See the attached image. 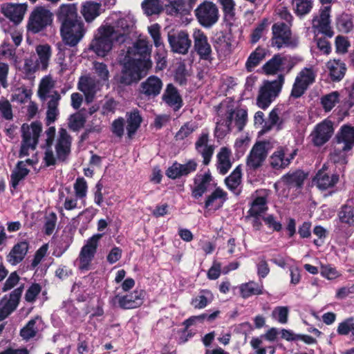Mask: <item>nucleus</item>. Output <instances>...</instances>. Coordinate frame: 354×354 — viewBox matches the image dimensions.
Segmentation results:
<instances>
[{"mask_svg": "<svg viewBox=\"0 0 354 354\" xmlns=\"http://www.w3.org/2000/svg\"><path fill=\"white\" fill-rule=\"evenodd\" d=\"M120 73L114 77V80L120 86H128L138 83L144 78L151 68L152 62L150 59L126 55L120 62Z\"/></svg>", "mask_w": 354, "mask_h": 354, "instance_id": "obj_1", "label": "nucleus"}, {"mask_svg": "<svg viewBox=\"0 0 354 354\" xmlns=\"http://www.w3.org/2000/svg\"><path fill=\"white\" fill-rule=\"evenodd\" d=\"M333 151L330 153L334 163L346 165L348 153L354 147V127L342 125L333 139Z\"/></svg>", "mask_w": 354, "mask_h": 354, "instance_id": "obj_2", "label": "nucleus"}, {"mask_svg": "<svg viewBox=\"0 0 354 354\" xmlns=\"http://www.w3.org/2000/svg\"><path fill=\"white\" fill-rule=\"evenodd\" d=\"M115 28L112 26H101L89 45V49L98 56L104 57L112 49L113 39L117 37Z\"/></svg>", "mask_w": 354, "mask_h": 354, "instance_id": "obj_3", "label": "nucleus"}, {"mask_svg": "<svg viewBox=\"0 0 354 354\" xmlns=\"http://www.w3.org/2000/svg\"><path fill=\"white\" fill-rule=\"evenodd\" d=\"M284 80V75L279 74L276 80L264 82L257 98V104L259 108L264 110L268 108L281 92Z\"/></svg>", "mask_w": 354, "mask_h": 354, "instance_id": "obj_4", "label": "nucleus"}, {"mask_svg": "<svg viewBox=\"0 0 354 354\" xmlns=\"http://www.w3.org/2000/svg\"><path fill=\"white\" fill-rule=\"evenodd\" d=\"M86 30L81 17L60 26V34L63 41L70 47L77 46L84 37Z\"/></svg>", "mask_w": 354, "mask_h": 354, "instance_id": "obj_5", "label": "nucleus"}, {"mask_svg": "<svg viewBox=\"0 0 354 354\" xmlns=\"http://www.w3.org/2000/svg\"><path fill=\"white\" fill-rule=\"evenodd\" d=\"M103 234H95L87 239L86 243L82 247L79 257V268L81 270H88L91 264L97 253L99 242Z\"/></svg>", "mask_w": 354, "mask_h": 354, "instance_id": "obj_6", "label": "nucleus"}, {"mask_svg": "<svg viewBox=\"0 0 354 354\" xmlns=\"http://www.w3.org/2000/svg\"><path fill=\"white\" fill-rule=\"evenodd\" d=\"M52 22V12L44 7L37 6L30 14L27 28L29 31L36 34L50 26Z\"/></svg>", "mask_w": 354, "mask_h": 354, "instance_id": "obj_7", "label": "nucleus"}, {"mask_svg": "<svg viewBox=\"0 0 354 354\" xmlns=\"http://www.w3.org/2000/svg\"><path fill=\"white\" fill-rule=\"evenodd\" d=\"M271 46L278 49L292 45L290 26L284 22L274 23L272 26Z\"/></svg>", "mask_w": 354, "mask_h": 354, "instance_id": "obj_8", "label": "nucleus"}, {"mask_svg": "<svg viewBox=\"0 0 354 354\" xmlns=\"http://www.w3.org/2000/svg\"><path fill=\"white\" fill-rule=\"evenodd\" d=\"M168 42L172 52L186 55L192 46V40L186 30L172 29L167 35Z\"/></svg>", "mask_w": 354, "mask_h": 354, "instance_id": "obj_9", "label": "nucleus"}, {"mask_svg": "<svg viewBox=\"0 0 354 354\" xmlns=\"http://www.w3.org/2000/svg\"><path fill=\"white\" fill-rule=\"evenodd\" d=\"M195 15L200 24L206 28L211 27L218 19V8L211 1L201 3L195 10Z\"/></svg>", "mask_w": 354, "mask_h": 354, "instance_id": "obj_10", "label": "nucleus"}, {"mask_svg": "<svg viewBox=\"0 0 354 354\" xmlns=\"http://www.w3.org/2000/svg\"><path fill=\"white\" fill-rule=\"evenodd\" d=\"M334 133L333 123L330 120H324L315 127L310 133L314 146L322 147L329 141Z\"/></svg>", "mask_w": 354, "mask_h": 354, "instance_id": "obj_11", "label": "nucleus"}, {"mask_svg": "<svg viewBox=\"0 0 354 354\" xmlns=\"http://www.w3.org/2000/svg\"><path fill=\"white\" fill-rule=\"evenodd\" d=\"M193 39L194 49L199 56L200 59L212 63L214 59L212 50L205 32L200 29H195L193 32Z\"/></svg>", "mask_w": 354, "mask_h": 354, "instance_id": "obj_12", "label": "nucleus"}, {"mask_svg": "<svg viewBox=\"0 0 354 354\" xmlns=\"http://www.w3.org/2000/svg\"><path fill=\"white\" fill-rule=\"evenodd\" d=\"M297 149H290L287 147H279L271 155L270 164L274 169H281L288 167L297 154Z\"/></svg>", "mask_w": 354, "mask_h": 354, "instance_id": "obj_13", "label": "nucleus"}, {"mask_svg": "<svg viewBox=\"0 0 354 354\" xmlns=\"http://www.w3.org/2000/svg\"><path fill=\"white\" fill-rule=\"evenodd\" d=\"M145 292L136 290L123 296L115 295L111 300L113 305L116 303L118 306L124 310L133 309L140 307L144 302Z\"/></svg>", "mask_w": 354, "mask_h": 354, "instance_id": "obj_14", "label": "nucleus"}, {"mask_svg": "<svg viewBox=\"0 0 354 354\" xmlns=\"http://www.w3.org/2000/svg\"><path fill=\"white\" fill-rule=\"evenodd\" d=\"M198 163L194 159H190L185 164L174 161V162L166 169L165 175L171 180L179 179L196 171Z\"/></svg>", "mask_w": 354, "mask_h": 354, "instance_id": "obj_15", "label": "nucleus"}, {"mask_svg": "<svg viewBox=\"0 0 354 354\" xmlns=\"http://www.w3.org/2000/svg\"><path fill=\"white\" fill-rule=\"evenodd\" d=\"M268 151L264 142H257L247 157L246 165L250 169L257 170L261 167L267 157Z\"/></svg>", "mask_w": 354, "mask_h": 354, "instance_id": "obj_16", "label": "nucleus"}, {"mask_svg": "<svg viewBox=\"0 0 354 354\" xmlns=\"http://www.w3.org/2000/svg\"><path fill=\"white\" fill-rule=\"evenodd\" d=\"M330 10L331 7L330 6H325L323 9L320 10L319 17H315L313 20V27L318 32L330 38L334 35V32L330 26Z\"/></svg>", "mask_w": 354, "mask_h": 354, "instance_id": "obj_17", "label": "nucleus"}, {"mask_svg": "<svg viewBox=\"0 0 354 354\" xmlns=\"http://www.w3.org/2000/svg\"><path fill=\"white\" fill-rule=\"evenodd\" d=\"M208 141L209 132L207 130H203L195 143V148L201 154L205 165L209 164L214 153V146L208 145Z\"/></svg>", "mask_w": 354, "mask_h": 354, "instance_id": "obj_18", "label": "nucleus"}, {"mask_svg": "<svg viewBox=\"0 0 354 354\" xmlns=\"http://www.w3.org/2000/svg\"><path fill=\"white\" fill-rule=\"evenodd\" d=\"M162 87V80L157 76L151 75L140 84L139 92L146 97H155L160 93Z\"/></svg>", "mask_w": 354, "mask_h": 354, "instance_id": "obj_19", "label": "nucleus"}, {"mask_svg": "<svg viewBox=\"0 0 354 354\" xmlns=\"http://www.w3.org/2000/svg\"><path fill=\"white\" fill-rule=\"evenodd\" d=\"M56 16L57 21L60 23L61 26H64L80 17L77 13L76 3L62 4L56 12Z\"/></svg>", "mask_w": 354, "mask_h": 354, "instance_id": "obj_20", "label": "nucleus"}, {"mask_svg": "<svg viewBox=\"0 0 354 354\" xmlns=\"http://www.w3.org/2000/svg\"><path fill=\"white\" fill-rule=\"evenodd\" d=\"M212 181V176L208 170L203 174H197L194 179V187L192 189V196L199 199L207 191L208 186Z\"/></svg>", "mask_w": 354, "mask_h": 354, "instance_id": "obj_21", "label": "nucleus"}, {"mask_svg": "<svg viewBox=\"0 0 354 354\" xmlns=\"http://www.w3.org/2000/svg\"><path fill=\"white\" fill-rule=\"evenodd\" d=\"M308 176V173L302 169H297L294 171H289L284 174L281 177V180L289 188L301 189Z\"/></svg>", "mask_w": 354, "mask_h": 354, "instance_id": "obj_22", "label": "nucleus"}, {"mask_svg": "<svg viewBox=\"0 0 354 354\" xmlns=\"http://www.w3.org/2000/svg\"><path fill=\"white\" fill-rule=\"evenodd\" d=\"M29 250V243L22 241L15 244L6 256L7 261L12 266H16L21 263L26 256Z\"/></svg>", "mask_w": 354, "mask_h": 354, "instance_id": "obj_23", "label": "nucleus"}, {"mask_svg": "<svg viewBox=\"0 0 354 354\" xmlns=\"http://www.w3.org/2000/svg\"><path fill=\"white\" fill-rule=\"evenodd\" d=\"M162 100L174 111H178L183 106V101L178 89L172 84H168L162 96Z\"/></svg>", "mask_w": 354, "mask_h": 354, "instance_id": "obj_24", "label": "nucleus"}, {"mask_svg": "<svg viewBox=\"0 0 354 354\" xmlns=\"http://www.w3.org/2000/svg\"><path fill=\"white\" fill-rule=\"evenodd\" d=\"M198 0H178L167 6V14L171 16H185L190 13Z\"/></svg>", "mask_w": 354, "mask_h": 354, "instance_id": "obj_25", "label": "nucleus"}, {"mask_svg": "<svg viewBox=\"0 0 354 354\" xmlns=\"http://www.w3.org/2000/svg\"><path fill=\"white\" fill-rule=\"evenodd\" d=\"M26 9V6L25 4L15 5L9 3L6 6H2L1 12L10 21L18 23L22 20Z\"/></svg>", "mask_w": 354, "mask_h": 354, "instance_id": "obj_26", "label": "nucleus"}, {"mask_svg": "<svg viewBox=\"0 0 354 354\" xmlns=\"http://www.w3.org/2000/svg\"><path fill=\"white\" fill-rule=\"evenodd\" d=\"M101 3L93 1L82 3L80 12L87 23H91L101 14Z\"/></svg>", "mask_w": 354, "mask_h": 354, "instance_id": "obj_27", "label": "nucleus"}, {"mask_svg": "<svg viewBox=\"0 0 354 354\" xmlns=\"http://www.w3.org/2000/svg\"><path fill=\"white\" fill-rule=\"evenodd\" d=\"M22 131V141L21 144L20 150L19 151V158H22L24 156L29 155V149L35 150L37 148V144H35V141L32 140L31 133L29 126L24 124L21 127Z\"/></svg>", "mask_w": 354, "mask_h": 354, "instance_id": "obj_28", "label": "nucleus"}, {"mask_svg": "<svg viewBox=\"0 0 354 354\" xmlns=\"http://www.w3.org/2000/svg\"><path fill=\"white\" fill-rule=\"evenodd\" d=\"M317 186L320 190H326L333 187L339 181V176L337 174L329 175L321 169L316 174Z\"/></svg>", "mask_w": 354, "mask_h": 354, "instance_id": "obj_29", "label": "nucleus"}, {"mask_svg": "<svg viewBox=\"0 0 354 354\" xmlns=\"http://www.w3.org/2000/svg\"><path fill=\"white\" fill-rule=\"evenodd\" d=\"M127 131L129 138H131L140 128L142 122V118L140 111L136 109L130 112L126 113Z\"/></svg>", "mask_w": 354, "mask_h": 354, "instance_id": "obj_30", "label": "nucleus"}, {"mask_svg": "<svg viewBox=\"0 0 354 354\" xmlns=\"http://www.w3.org/2000/svg\"><path fill=\"white\" fill-rule=\"evenodd\" d=\"M329 75L332 81L339 82L343 79L346 71L345 63L341 59L330 60L327 63Z\"/></svg>", "mask_w": 354, "mask_h": 354, "instance_id": "obj_31", "label": "nucleus"}, {"mask_svg": "<svg viewBox=\"0 0 354 354\" xmlns=\"http://www.w3.org/2000/svg\"><path fill=\"white\" fill-rule=\"evenodd\" d=\"M231 150L223 147L217 154V169L220 174H226L232 167L230 161Z\"/></svg>", "mask_w": 354, "mask_h": 354, "instance_id": "obj_32", "label": "nucleus"}, {"mask_svg": "<svg viewBox=\"0 0 354 354\" xmlns=\"http://www.w3.org/2000/svg\"><path fill=\"white\" fill-rule=\"evenodd\" d=\"M78 89L82 91L88 102L93 101L95 94V81L86 76H82L78 82Z\"/></svg>", "mask_w": 354, "mask_h": 354, "instance_id": "obj_33", "label": "nucleus"}, {"mask_svg": "<svg viewBox=\"0 0 354 354\" xmlns=\"http://www.w3.org/2000/svg\"><path fill=\"white\" fill-rule=\"evenodd\" d=\"M285 59L286 58L280 54H275L263 66L262 68L266 75H275L285 69L283 67Z\"/></svg>", "mask_w": 354, "mask_h": 354, "instance_id": "obj_34", "label": "nucleus"}, {"mask_svg": "<svg viewBox=\"0 0 354 354\" xmlns=\"http://www.w3.org/2000/svg\"><path fill=\"white\" fill-rule=\"evenodd\" d=\"M335 27L342 33L351 32L354 28V17L345 12L337 15L335 18Z\"/></svg>", "mask_w": 354, "mask_h": 354, "instance_id": "obj_35", "label": "nucleus"}, {"mask_svg": "<svg viewBox=\"0 0 354 354\" xmlns=\"http://www.w3.org/2000/svg\"><path fill=\"white\" fill-rule=\"evenodd\" d=\"M241 296L247 299L253 295H260L263 293V286L257 282L250 281L248 283H242L240 287Z\"/></svg>", "mask_w": 354, "mask_h": 354, "instance_id": "obj_36", "label": "nucleus"}, {"mask_svg": "<svg viewBox=\"0 0 354 354\" xmlns=\"http://www.w3.org/2000/svg\"><path fill=\"white\" fill-rule=\"evenodd\" d=\"M267 50L261 46H258L253 52L249 55L246 62L245 68L248 72L252 71V70L257 66L261 61H262L266 56Z\"/></svg>", "mask_w": 354, "mask_h": 354, "instance_id": "obj_37", "label": "nucleus"}, {"mask_svg": "<svg viewBox=\"0 0 354 354\" xmlns=\"http://www.w3.org/2000/svg\"><path fill=\"white\" fill-rule=\"evenodd\" d=\"M30 170L26 168L24 161H18L15 169L10 175V185L14 189H16L19 185V182L25 178L29 174Z\"/></svg>", "mask_w": 354, "mask_h": 354, "instance_id": "obj_38", "label": "nucleus"}, {"mask_svg": "<svg viewBox=\"0 0 354 354\" xmlns=\"http://www.w3.org/2000/svg\"><path fill=\"white\" fill-rule=\"evenodd\" d=\"M266 203L267 200L266 197H256L250 203V208L248 211L246 218H248L249 216H261V214L264 213L268 209Z\"/></svg>", "mask_w": 354, "mask_h": 354, "instance_id": "obj_39", "label": "nucleus"}, {"mask_svg": "<svg viewBox=\"0 0 354 354\" xmlns=\"http://www.w3.org/2000/svg\"><path fill=\"white\" fill-rule=\"evenodd\" d=\"M339 221L349 227H354V207L349 204L343 205L337 214Z\"/></svg>", "mask_w": 354, "mask_h": 354, "instance_id": "obj_40", "label": "nucleus"}, {"mask_svg": "<svg viewBox=\"0 0 354 354\" xmlns=\"http://www.w3.org/2000/svg\"><path fill=\"white\" fill-rule=\"evenodd\" d=\"M291 3L295 13L299 17L308 14L313 6V0H292Z\"/></svg>", "mask_w": 354, "mask_h": 354, "instance_id": "obj_41", "label": "nucleus"}, {"mask_svg": "<svg viewBox=\"0 0 354 354\" xmlns=\"http://www.w3.org/2000/svg\"><path fill=\"white\" fill-rule=\"evenodd\" d=\"M36 51L39 57V60L37 61L41 64V70H46L51 56L50 46L48 44L39 45L36 48Z\"/></svg>", "mask_w": 354, "mask_h": 354, "instance_id": "obj_42", "label": "nucleus"}, {"mask_svg": "<svg viewBox=\"0 0 354 354\" xmlns=\"http://www.w3.org/2000/svg\"><path fill=\"white\" fill-rule=\"evenodd\" d=\"M242 178V169L241 165H238L225 179L226 186L230 190H235L241 184Z\"/></svg>", "mask_w": 354, "mask_h": 354, "instance_id": "obj_43", "label": "nucleus"}, {"mask_svg": "<svg viewBox=\"0 0 354 354\" xmlns=\"http://www.w3.org/2000/svg\"><path fill=\"white\" fill-rule=\"evenodd\" d=\"M141 6L145 13L148 16L160 14L165 10L160 0H144Z\"/></svg>", "mask_w": 354, "mask_h": 354, "instance_id": "obj_44", "label": "nucleus"}, {"mask_svg": "<svg viewBox=\"0 0 354 354\" xmlns=\"http://www.w3.org/2000/svg\"><path fill=\"white\" fill-rule=\"evenodd\" d=\"M39 67V63L37 61L34 62L31 58H27L24 60V64L22 68L24 79L33 80L35 73Z\"/></svg>", "mask_w": 354, "mask_h": 354, "instance_id": "obj_45", "label": "nucleus"}, {"mask_svg": "<svg viewBox=\"0 0 354 354\" xmlns=\"http://www.w3.org/2000/svg\"><path fill=\"white\" fill-rule=\"evenodd\" d=\"M86 121V118L82 113L77 112L68 118V126L71 131L77 132L84 127Z\"/></svg>", "mask_w": 354, "mask_h": 354, "instance_id": "obj_46", "label": "nucleus"}, {"mask_svg": "<svg viewBox=\"0 0 354 354\" xmlns=\"http://www.w3.org/2000/svg\"><path fill=\"white\" fill-rule=\"evenodd\" d=\"M339 93L337 91H333L329 94L324 95L321 98V103L325 111H331L333 107L339 102Z\"/></svg>", "mask_w": 354, "mask_h": 354, "instance_id": "obj_47", "label": "nucleus"}, {"mask_svg": "<svg viewBox=\"0 0 354 354\" xmlns=\"http://www.w3.org/2000/svg\"><path fill=\"white\" fill-rule=\"evenodd\" d=\"M337 333L339 335L346 336L351 333L354 336V317H349L340 322L337 328Z\"/></svg>", "mask_w": 354, "mask_h": 354, "instance_id": "obj_48", "label": "nucleus"}, {"mask_svg": "<svg viewBox=\"0 0 354 354\" xmlns=\"http://www.w3.org/2000/svg\"><path fill=\"white\" fill-rule=\"evenodd\" d=\"M75 196L77 198L82 199L86 196L88 185L83 177H78L73 185Z\"/></svg>", "mask_w": 354, "mask_h": 354, "instance_id": "obj_49", "label": "nucleus"}, {"mask_svg": "<svg viewBox=\"0 0 354 354\" xmlns=\"http://www.w3.org/2000/svg\"><path fill=\"white\" fill-rule=\"evenodd\" d=\"M217 199H221V203L227 199V193L221 188L217 187L210 195H209L205 201V208L211 207Z\"/></svg>", "mask_w": 354, "mask_h": 354, "instance_id": "obj_50", "label": "nucleus"}, {"mask_svg": "<svg viewBox=\"0 0 354 354\" xmlns=\"http://www.w3.org/2000/svg\"><path fill=\"white\" fill-rule=\"evenodd\" d=\"M53 87V84H51L50 80L48 77H44L41 80L39 83L37 95L41 100L45 101L48 97V93L51 88Z\"/></svg>", "mask_w": 354, "mask_h": 354, "instance_id": "obj_51", "label": "nucleus"}, {"mask_svg": "<svg viewBox=\"0 0 354 354\" xmlns=\"http://www.w3.org/2000/svg\"><path fill=\"white\" fill-rule=\"evenodd\" d=\"M269 24L268 19L263 18L261 21L258 24L257 27L253 30L251 34L250 42L256 44L262 37L263 32L266 29Z\"/></svg>", "mask_w": 354, "mask_h": 354, "instance_id": "obj_52", "label": "nucleus"}, {"mask_svg": "<svg viewBox=\"0 0 354 354\" xmlns=\"http://www.w3.org/2000/svg\"><path fill=\"white\" fill-rule=\"evenodd\" d=\"M235 125L238 131L241 132L243 130L248 121V112L245 109H238L234 110Z\"/></svg>", "mask_w": 354, "mask_h": 354, "instance_id": "obj_53", "label": "nucleus"}, {"mask_svg": "<svg viewBox=\"0 0 354 354\" xmlns=\"http://www.w3.org/2000/svg\"><path fill=\"white\" fill-rule=\"evenodd\" d=\"M0 115L6 120H11L13 118L12 105L5 97L0 100Z\"/></svg>", "mask_w": 354, "mask_h": 354, "instance_id": "obj_54", "label": "nucleus"}, {"mask_svg": "<svg viewBox=\"0 0 354 354\" xmlns=\"http://www.w3.org/2000/svg\"><path fill=\"white\" fill-rule=\"evenodd\" d=\"M24 290V285L15 288L9 295V299L5 303L15 310L17 308Z\"/></svg>", "mask_w": 354, "mask_h": 354, "instance_id": "obj_55", "label": "nucleus"}, {"mask_svg": "<svg viewBox=\"0 0 354 354\" xmlns=\"http://www.w3.org/2000/svg\"><path fill=\"white\" fill-rule=\"evenodd\" d=\"M32 95V91L26 88L17 89L15 93L11 96V101L17 102L21 104L26 102L30 99Z\"/></svg>", "mask_w": 354, "mask_h": 354, "instance_id": "obj_56", "label": "nucleus"}, {"mask_svg": "<svg viewBox=\"0 0 354 354\" xmlns=\"http://www.w3.org/2000/svg\"><path fill=\"white\" fill-rule=\"evenodd\" d=\"M36 324V319H32L28 322L26 325L21 330L20 335L26 340L34 337L37 334V330L35 328Z\"/></svg>", "mask_w": 354, "mask_h": 354, "instance_id": "obj_57", "label": "nucleus"}, {"mask_svg": "<svg viewBox=\"0 0 354 354\" xmlns=\"http://www.w3.org/2000/svg\"><path fill=\"white\" fill-rule=\"evenodd\" d=\"M196 129V126L188 122L185 123L178 131L176 133L175 138L176 140H183L190 136Z\"/></svg>", "mask_w": 354, "mask_h": 354, "instance_id": "obj_58", "label": "nucleus"}, {"mask_svg": "<svg viewBox=\"0 0 354 354\" xmlns=\"http://www.w3.org/2000/svg\"><path fill=\"white\" fill-rule=\"evenodd\" d=\"M234 117V110L229 109L224 115L221 116V119L216 122L218 126H223L230 133L232 131V124Z\"/></svg>", "mask_w": 354, "mask_h": 354, "instance_id": "obj_59", "label": "nucleus"}, {"mask_svg": "<svg viewBox=\"0 0 354 354\" xmlns=\"http://www.w3.org/2000/svg\"><path fill=\"white\" fill-rule=\"evenodd\" d=\"M41 291V286L39 283H33L26 290L25 300L29 303L35 301L37 296Z\"/></svg>", "mask_w": 354, "mask_h": 354, "instance_id": "obj_60", "label": "nucleus"}, {"mask_svg": "<svg viewBox=\"0 0 354 354\" xmlns=\"http://www.w3.org/2000/svg\"><path fill=\"white\" fill-rule=\"evenodd\" d=\"M288 312L287 306H278L272 311V317L276 318L279 323L286 324L288 322Z\"/></svg>", "mask_w": 354, "mask_h": 354, "instance_id": "obj_61", "label": "nucleus"}, {"mask_svg": "<svg viewBox=\"0 0 354 354\" xmlns=\"http://www.w3.org/2000/svg\"><path fill=\"white\" fill-rule=\"evenodd\" d=\"M57 217L55 212H51L46 217L44 223V232L46 235H51L55 228Z\"/></svg>", "mask_w": 354, "mask_h": 354, "instance_id": "obj_62", "label": "nucleus"}, {"mask_svg": "<svg viewBox=\"0 0 354 354\" xmlns=\"http://www.w3.org/2000/svg\"><path fill=\"white\" fill-rule=\"evenodd\" d=\"M111 132L118 138H122L124 131V119L119 117L115 119L111 127Z\"/></svg>", "mask_w": 354, "mask_h": 354, "instance_id": "obj_63", "label": "nucleus"}, {"mask_svg": "<svg viewBox=\"0 0 354 354\" xmlns=\"http://www.w3.org/2000/svg\"><path fill=\"white\" fill-rule=\"evenodd\" d=\"M296 78L300 79L301 82L304 83V86H307L308 87L315 82V75L313 71L307 68L302 70Z\"/></svg>", "mask_w": 354, "mask_h": 354, "instance_id": "obj_64", "label": "nucleus"}]
</instances>
